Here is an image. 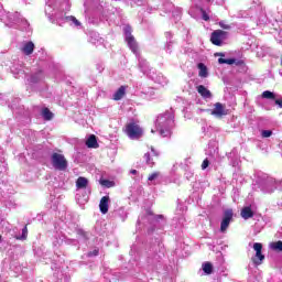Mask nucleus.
Returning <instances> with one entry per match:
<instances>
[{
	"instance_id": "nucleus-26",
	"label": "nucleus",
	"mask_w": 282,
	"mask_h": 282,
	"mask_svg": "<svg viewBox=\"0 0 282 282\" xmlns=\"http://www.w3.org/2000/svg\"><path fill=\"white\" fill-rule=\"evenodd\" d=\"M158 177H160V172H153L149 175L148 180L149 182H153V180H158Z\"/></svg>"
},
{
	"instance_id": "nucleus-24",
	"label": "nucleus",
	"mask_w": 282,
	"mask_h": 282,
	"mask_svg": "<svg viewBox=\"0 0 282 282\" xmlns=\"http://www.w3.org/2000/svg\"><path fill=\"white\" fill-rule=\"evenodd\" d=\"M200 14H202L203 21H210V17L208 15V12L204 10V8H200Z\"/></svg>"
},
{
	"instance_id": "nucleus-6",
	"label": "nucleus",
	"mask_w": 282,
	"mask_h": 282,
	"mask_svg": "<svg viewBox=\"0 0 282 282\" xmlns=\"http://www.w3.org/2000/svg\"><path fill=\"white\" fill-rule=\"evenodd\" d=\"M232 209H227L224 212V218L220 223V232H226V230H228L230 221H232Z\"/></svg>"
},
{
	"instance_id": "nucleus-27",
	"label": "nucleus",
	"mask_w": 282,
	"mask_h": 282,
	"mask_svg": "<svg viewBox=\"0 0 282 282\" xmlns=\"http://www.w3.org/2000/svg\"><path fill=\"white\" fill-rule=\"evenodd\" d=\"M219 28H221L223 30H230V24L226 23V21H220L218 23Z\"/></svg>"
},
{
	"instance_id": "nucleus-28",
	"label": "nucleus",
	"mask_w": 282,
	"mask_h": 282,
	"mask_svg": "<svg viewBox=\"0 0 282 282\" xmlns=\"http://www.w3.org/2000/svg\"><path fill=\"white\" fill-rule=\"evenodd\" d=\"M261 135L262 138H270L272 135V130H263Z\"/></svg>"
},
{
	"instance_id": "nucleus-13",
	"label": "nucleus",
	"mask_w": 282,
	"mask_h": 282,
	"mask_svg": "<svg viewBox=\"0 0 282 282\" xmlns=\"http://www.w3.org/2000/svg\"><path fill=\"white\" fill-rule=\"evenodd\" d=\"M22 52H23V54H25V56L32 55L34 52V42H32V41L26 42L24 44V46L22 47Z\"/></svg>"
},
{
	"instance_id": "nucleus-12",
	"label": "nucleus",
	"mask_w": 282,
	"mask_h": 282,
	"mask_svg": "<svg viewBox=\"0 0 282 282\" xmlns=\"http://www.w3.org/2000/svg\"><path fill=\"white\" fill-rule=\"evenodd\" d=\"M197 91L203 98H213V93L204 85L197 86Z\"/></svg>"
},
{
	"instance_id": "nucleus-37",
	"label": "nucleus",
	"mask_w": 282,
	"mask_h": 282,
	"mask_svg": "<svg viewBox=\"0 0 282 282\" xmlns=\"http://www.w3.org/2000/svg\"><path fill=\"white\" fill-rule=\"evenodd\" d=\"M156 219H164V215H156Z\"/></svg>"
},
{
	"instance_id": "nucleus-20",
	"label": "nucleus",
	"mask_w": 282,
	"mask_h": 282,
	"mask_svg": "<svg viewBox=\"0 0 282 282\" xmlns=\"http://www.w3.org/2000/svg\"><path fill=\"white\" fill-rule=\"evenodd\" d=\"M271 250H274L275 252H282V241H275L271 243Z\"/></svg>"
},
{
	"instance_id": "nucleus-36",
	"label": "nucleus",
	"mask_w": 282,
	"mask_h": 282,
	"mask_svg": "<svg viewBox=\"0 0 282 282\" xmlns=\"http://www.w3.org/2000/svg\"><path fill=\"white\" fill-rule=\"evenodd\" d=\"M130 173H131L132 175H138V171H137V170H131Z\"/></svg>"
},
{
	"instance_id": "nucleus-29",
	"label": "nucleus",
	"mask_w": 282,
	"mask_h": 282,
	"mask_svg": "<svg viewBox=\"0 0 282 282\" xmlns=\"http://www.w3.org/2000/svg\"><path fill=\"white\" fill-rule=\"evenodd\" d=\"M207 166H210V161H208V159H205L202 163L203 171H206Z\"/></svg>"
},
{
	"instance_id": "nucleus-34",
	"label": "nucleus",
	"mask_w": 282,
	"mask_h": 282,
	"mask_svg": "<svg viewBox=\"0 0 282 282\" xmlns=\"http://www.w3.org/2000/svg\"><path fill=\"white\" fill-rule=\"evenodd\" d=\"M151 151H152L154 158H158L159 154H158V152L155 151V148L152 147V148H151Z\"/></svg>"
},
{
	"instance_id": "nucleus-40",
	"label": "nucleus",
	"mask_w": 282,
	"mask_h": 282,
	"mask_svg": "<svg viewBox=\"0 0 282 282\" xmlns=\"http://www.w3.org/2000/svg\"><path fill=\"white\" fill-rule=\"evenodd\" d=\"M2 236L0 235V243H1Z\"/></svg>"
},
{
	"instance_id": "nucleus-11",
	"label": "nucleus",
	"mask_w": 282,
	"mask_h": 282,
	"mask_svg": "<svg viewBox=\"0 0 282 282\" xmlns=\"http://www.w3.org/2000/svg\"><path fill=\"white\" fill-rule=\"evenodd\" d=\"M242 219H252L254 217V212L250 206L243 207L240 213Z\"/></svg>"
},
{
	"instance_id": "nucleus-31",
	"label": "nucleus",
	"mask_w": 282,
	"mask_h": 282,
	"mask_svg": "<svg viewBox=\"0 0 282 282\" xmlns=\"http://www.w3.org/2000/svg\"><path fill=\"white\" fill-rule=\"evenodd\" d=\"M98 254H99L98 249H95V250L88 252V257H98Z\"/></svg>"
},
{
	"instance_id": "nucleus-21",
	"label": "nucleus",
	"mask_w": 282,
	"mask_h": 282,
	"mask_svg": "<svg viewBox=\"0 0 282 282\" xmlns=\"http://www.w3.org/2000/svg\"><path fill=\"white\" fill-rule=\"evenodd\" d=\"M262 98H265L267 100H274V98H276V96L274 95V93H272L270 90H265L262 93Z\"/></svg>"
},
{
	"instance_id": "nucleus-15",
	"label": "nucleus",
	"mask_w": 282,
	"mask_h": 282,
	"mask_svg": "<svg viewBox=\"0 0 282 282\" xmlns=\"http://www.w3.org/2000/svg\"><path fill=\"white\" fill-rule=\"evenodd\" d=\"M197 67H198V69H199L198 76H199L200 78H208V67H206V66L204 65V63H199V64L197 65Z\"/></svg>"
},
{
	"instance_id": "nucleus-19",
	"label": "nucleus",
	"mask_w": 282,
	"mask_h": 282,
	"mask_svg": "<svg viewBox=\"0 0 282 282\" xmlns=\"http://www.w3.org/2000/svg\"><path fill=\"white\" fill-rule=\"evenodd\" d=\"M15 239L18 241H25V239H28V225H25L24 228L22 229V235L15 236Z\"/></svg>"
},
{
	"instance_id": "nucleus-32",
	"label": "nucleus",
	"mask_w": 282,
	"mask_h": 282,
	"mask_svg": "<svg viewBox=\"0 0 282 282\" xmlns=\"http://www.w3.org/2000/svg\"><path fill=\"white\" fill-rule=\"evenodd\" d=\"M169 134H170L169 130H164V129L160 130V135H162L163 138H167Z\"/></svg>"
},
{
	"instance_id": "nucleus-4",
	"label": "nucleus",
	"mask_w": 282,
	"mask_h": 282,
	"mask_svg": "<svg viewBox=\"0 0 282 282\" xmlns=\"http://www.w3.org/2000/svg\"><path fill=\"white\" fill-rule=\"evenodd\" d=\"M253 250L256 251V256L251 259V261L254 263V265H261L265 259V256L262 253L263 245L261 242H254Z\"/></svg>"
},
{
	"instance_id": "nucleus-7",
	"label": "nucleus",
	"mask_w": 282,
	"mask_h": 282,
	"mask_svg": "<svg viewBox=\"0 0 282 282\" xmlns=\"http://www.w3.org/2000/svg\"><path fill=\"white\" fill-rule=\"evenodd\" d=\"M218 63L219 65H237V67H241V65H246V62H243V59L237 61L235 58H224L220 57L218 58Z\"/></svg>"
},
{
	"instance_id": "nucleus-1",
	"label": "nucleus",
	"mask_w": 282,
	"mask_h": 282,
	"mask_svg": "<svg viewBox=\"0 0 282 282\" xmlns=\"http://www.w3.org/2000/svg\"><path fill=\"white\" fill-rule=\"evenodd\" d=\"M51 162L57 171H67V159H65V155L54 152L51 156Z\"/></svg>"
},
{
	"instance_id": "nucleus-23",
	"label": "nucleus",
	"mask_w": 282,
	"mask_h": 282,
	"mask_svg": "<svg viewBox=\"0 0 282 282\" xmlns=\"http://www.w3.org/2000/svg\"><path fill=\"white\" fill-rule=\"evenodd\" d=\"M66 21H72V23H74L77 28L80 25V21H78V19H76L74 15L66 17Z\"/></svg>"
},
{
	"instance_id": "nucleus-22",
	"label": "nucleus",
	"mask_w": 282,
	"mask_h": 282,
	"mask_svg": "<svg viewBox=\"0 0 282 282\" xmlns=\"http://www.w3.org/2000/svg\"><path fill=\"white\" fill-rule=\"evenodd\" d=\"M100 184L101 186H106V188H113V186H116V183L109 180H102Z\"/></svg>"
},
{
	"instance_id": "nucleus-2",
	"label": "nucleus",
	"mask_w": 282,
	"mask_h": 282,
	"mask_svg": "<svg viewBox=\"0 0 282 282\" xmlns=\"http://www.w3.org/2000/svg\"><path fill=\"white\" fill-rule=\"evenodd\" d=\"M228 39V32L224 30H215L210 34V43L216 45L217 47H221L224 45V41Z\"/></svg>"
},
{
	"instance_id": "nucleus-18",
	"label": "nucleus",
	"mask_w": 282,
	"mask_h": 282,
	"mask_svg": "<svg viewBox=\"0 0 282 282\" xmlns=\"http://www.w3.org/2000/svg\"><path fill=\"white\" fill-rule=\"evenodd\" d=\"M203 272L205 274H213V263L212 262H205L202 264Z\"/></svg>"
},
{
	"instance_id": "nucleus-39",
	"label": "nucleus",
	"mask_w": 282,
	"mask_h": 282,
	"mask_svg": "<svg viewBox=\"0 0 282 282\" xmlns=\"http://www.w3.org/2000/svg\"><path fill=\"white\" fill-rule=\"evenodd\" d=\"M218 56H224V53H218Z\"/></svg>"
},
{
	"instance_id": "nucleus-35",
	"label": "nucleus",
	"mask_w": 282,
	"mask_h": 282,
	"mask_svg": "<svg viewBox=\"0 0 282 282\" xmlns=\"http://www.w3.org/2000/svg\"><path fill=\"white\" fill-rule=\"evenodd\" d=\"M151 151H152L154 158H158L159 154H158V152L155 151V148L152 147V148H151Z\"/></svg>"
},
{
	"instance_id": "nucleus-38",
	"label": "nucleus",
	"mask_w": 282,
	"mask_h": 282,
	"mask_svg": "<svg viewBox=\"0 0 282 282\" xmlns=\"http://www.w3.org/2000/svg\"><path fill=\"white\" fill-rule=\"evenodd\" d=\"M32 83H39V79H35L34 76L31 77Z\"/></svg>"
},
{
	"instance_id": "nucleus-5",
	"label": "nucleus",
	"mask_w": 282,
	"mask_h": 282,
	"mask_svg": "<svg viewBox=\"0 0 282 282\" xmlns=\"http://www.w3.org/2000/svg\"><path fill=\"white\" fill-rule=\"evenodd\" d=\"M210 115L215 116V118H224V116H228V109H226V105L216 102L214 109L210 110Z\"/></svg>"
},
{
	"instance_id": "nucleus-17",
	"label": "nucleus",
	"mask_w": 282,
	"mask_h": 282,
	"mask_svg": "<svg viewBox=\"0 0 282 282\" xmlns=\"http://www.w3.org/2000/svg\"><path fill=\"white\" fill-rule=\"evenodd\" d=\"M42 118H44L46 121H50L54 118V113L50 111V108H43Z\"/></svg>"
},
{
	"instance_id": "nucleus-3",
	"label": "nucleus",
	"mask_w": 282,
	"mask_h": 282,
	"mask_svg": "<svg viewBox=\"0 0 282 282\" xmlns=\"http://www.w3.org/2000/svg\"><path fill=\"white\" fill-rule=\"evenodd\" d=\"M126 133L131 140H140L142 138V128L135 122L128 123L126 126Z\"/></svg>"
},
{
	"instance_id": "nucleus-8",
	"label": "nucleus",
	"mask_w": 282,
	"mask_h": 282,
	"mask_svg": "<svg viewBox=\"0 0 282 282\" xmlns=\"http://www.w3.org/2000/svg\"><path fill=\"white\" fill-rule=\"evenodd\" d=\"M109 196H104L99 202V210L102 215H107V213H109Z\"/></svg>"
},
{
	"instance_id": "nucleus-14",
	"label": "nucleus",
	"mask_w": 282,
	"mask_h": 282,
	"mask_svg": "<svg viewBox=\"0 0 282 282\" xmlns=\"http://www.w3.org/2000/svg\"><path fill=\"white\" fill-rule=\"evenodd\" d=\"M86 147L88 149H98V139H96L95 134H91L87 140H86Z\"/></svg>"
},
{
	"instance_id": "nucleus-33",
	"label": "nucleus",
	"mask_w": 282,
	"mask_h": 282,
	"mask_svg": "<svg viewBox=\"0 0 282 282\" xmlns=\"http://www.w3.org/2000/svg\"><path fill=\"white\" fill-rule=\"evenodd\" d=\"M275 105H278L280 109H282V99H275Z\"/></svg>"
},
{
	"instance_id": "nucleus-30",
	"label": "nucleus",
	"mask_w": 282,
	"mask_h": 282,
	"mask_svg": "<svg viewBox=\"0 0 282 282\" xmlns=\"http://www.w3.org/2000/svg\"><path fill=\"white\" fill-rule=\"evenodd\" d=\"M124 34H126V39H127V36H133V35L131 34V26H130V25H128V26L124 28Z\"/></svg>"
},
{
	"instance_id": "nucleus-9",
	"label": "nucleus",
	"mask_w": 282,
	"mask_h": 282,
	"mask_svg": "<svg viewBox=\"0 0 282 282\" xmlns=\"http://www.w3.org/2000/svg\"><path fill=\"white\" fill-rule=\"evenodd\" d=\"M126 41L130 47V50L133 52V54H138V42L135 41V37L132 36H127Z\"/></svg>"
},
{
	"instance_id": "nucleus-10",
	"label": "nucleus",
	"mask_w": 282,
	"mask_h": 282,
	"mask_svg": "<svg viewBox=\"0 0 282 282\" xmlns=\"http://www.w3.org/2000/svg\"><path fill=\"white\" fill-rule=\"evenodd\" d=\"M127 95V86H120L118 90L113 94L112 100H122Z\"/></svg>"
},
{
	"instance_id": "nucleus-25",
	"label": "nucleus",
	"mask_w": 282,
	"mask_h": 282,
	"mask_svg": "<svg viewBox=\"0 0 282 282\" xmlns=\"http://www.w3.org/2000/svg\"><path fill=\"white\" fill-rule=\"evenodd\" d=\"M144 160H145V163L147 164H151L153 166V164H155L153 162V160L151 159V153L147 152L144 155H143Z\"/></svg>"
},
{
	"instance_id": "nucleus-16",
	"label": "nucleus",
	"mask_w": 282,
	"mask_h": 282,
	"mask_svg": "<svg viewBox=\"0 0 282 282\" xmlns=\"http://www.w3.org/2000/svg\"><path fill=\"white\" fill-rule=\"evenodd\" d=\"M88 184H89V181L84 176H79L76 181L77 188H87Z\"/></svg>"
}]
</instances>
